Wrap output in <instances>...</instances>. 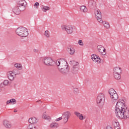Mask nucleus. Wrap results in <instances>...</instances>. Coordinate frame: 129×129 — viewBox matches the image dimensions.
Returning a JSON list of instances; mask_svg holds the SVG:
<instances>
[{"label":"nucleus","mask_w":129,"mask_h":129,"mask_svg":"<svg viewBox=\"0 0 129 129\" xmlns=\"http://www.w3.org/2000/svg\"><path fill=\"white\" fill-rule=\"evenodd\" d=\"M115 126H116V125H118V126H119V123H118V122H115Z\"/></svg>","instance_id":"obj_43"},{"label":"nucleus","mask_w":129,"mask_h":129,"mask_svg":"<svg viewBox=\"0 0 129 129\" xmlns=\"http://www.w3.org/2000/svg\"><path fill=\"white\" fill-rule=\"evenodd\" d=\"M58 71L61 73L63 75H66L68 74L69 70H70V68L69 67H65L63 68H58Z\"/></svg>","instance_id":"obj_11"},{"label":"nucleus","mask_w":129,"mask_h":129,"mask_svg":"<svg viewBox=\"0 0 129 129\" xmlns=\"http://www.w3.org/2000/svg\"><path fill=\"white\" fill-rule=\"evenodd\" d=\"M108 93L112 100H116V99H118V95L116 93V91L113 88H111L108 90Z\"/></svg>","instance_id":"obj_5"},{"label":"nucleus","mask_w":129,"mask_h":129,"mask_svg":"<svg viewBox=\"0 0 129 129\" xmlns=\"http://www.w3.org/2000/svg\"><path fill=\"white\" fill-rule=\"evenodd\" d=\"M50 126L51 127V128H55L56 127H58L59 125L56 122H53L50 124Z\"/></svg>","instance_id":"obj_26"},{"label":"nucleus","mask_w":129,"mask_h":129,"mask_svg":"<svg viewBox=\"0 0 129 129\" xmlns=\"http://www.w3.org/2000/svg\"><path fill=\"white\" fill-rule=\"evenodd\" d=\"M28 121L29 123H31V125H32V124H34V123H37V122H38V119L34 117L29 118Z\"/></svg>","instance_id":"obj_19"},{"label":"nucleus","mask_w":129,"mask_h":129,"mask_svg":"<svg viewBox=\"0 0 129 129\" xmlns=\"http://www.w3.org/2000/svg\"><path fill=\"white\" fill-rule=\"evenodd\" d=\"M17 110H16V109H15L14 110V112H17Z\"/></svg>","instance_id":"obj_45"},{"label":"nucleus","mask_w":129,"mask_h":129,"mask_svg":"<svg viewBox=\"0 0 129 129\" xmlns=\"http://www.w3.org/2000/svg\"><path fill=\"white\" fill-rule=\"evenodd\" d=\"M74 91L76 92V93H77L79 91L78 88H74Z\"/></svg>","instance_id":"obj_39"},{"label":"nucleus","mask_w":129,"mask_h":129,"mask_svg":"<svg viewBox=\"0 0 129 129\" xmlns=\"http://www.w3.org/2000/svg\"><path fill=\"white\" fill-rule=\"evenodd\" d=\"M71 63H72L73 65L71 70V72L74 74L77 73V72H78V70H79V63L74 60L71 61Z\"/></svg>","instance_id":"obj_6"},{"label":"nucleus","mask_w":129,"mask_h":129,"mask_svg":"<svg viewBox=\"0 0 129 129\" xmlns=\"http://www.w3.org/2000/svg\"><path fill=\"white\" fill-rule=\"evenodd\" d=\"M100 61H101V59L100 58V57L99 56H97V60H96L97 63H100Z\"/></svg>","instance_id":"obj_35"},{"label":"nucleus","mask_w":129,"mask_h":129,"mask_svg":"<svg viewBox=\"0 0 129 129\" xmlns=\"http://www.w3.org/2000/svg\"><path fill=\"white\" fill-rule=\"evenodd\" d=\"M95 15L98 22H99L101 24L103 23V21H102V20H101V18H102L101 12L99 9L96 10L95 12Z\"/></svg>","instance_id":"obj_12"},{"label":"nucleus","mask_w":129,"mask_h":129,"mask_svg":"<svg viewBox=\"0 0 129 129\" xmlns=\"http://www.w3.org/2000/svg\"><path fill=\"white\" fill-rule=\"evenodd\" d=\"M80 10L81 12H83V13H87V8L85 6H82L80 7Z\"/></svg>","instance_id":"obj_23"},{"label":"nucleus","mask_w":129,"mask_h":129,"mask_svg":"<svg viewBox=\"0 0 129 129\" xmlns=\"http://www.w3.org/2000/svg\"><path fill=\"white\" fill-rule=\"evenodd\" d=\"M15 67H16V68H18L19 70H22V69H23V66H22V64H21L16 63L15 64Z\"/></svg>","instance_id":"obj_27"},{"label":"nucleus","mask_w":129,"mask_h":129,"mask_svg":"<svg viewBox=\"0 0 129 129\" xmlns=\"http://www.w3.org/2000/svg\"><path fill=\"white\" fill-rule=\"evenodd\" d=\"M3 124L6 128H11V127H12V124L11 123V122L7 120L3 121Z\"/></svg>","instance_id":"obj_18"},{"label":"nucleus","mask_w":129,"mask_h":129,"mask_svg":"<svg viewBox=\"0 0 129 129\" xmlns=\"http://www.w3.org/2000/svg\"><path fill=\"white\" fill-rule=\"evenodd\" d=\"M67 50L69 54H70L71 55H74L75 53V49H74V47L72 46L67 48Z\"/></svg>","instance_id":"obj_20"},{"label":"nucleus","mask_w":129,"mask_h":129,"mask_svg":"<svg viewBox=\"0 0 129 129\" xmlns=\"http://www.w3.org/2000/svg\"><path fill=\"white\" fill-rule=\"evenodd\" d=\"M25 10V8L24 7L21 8L19 6H17L13 9V12L15 15H20V14H21V12H24Z\"/></svg>","instance_id":"obj_9"},{"label":"nucleus","mask_w":129,"mask_h":129,"mask_svg":"<svg viewBox=\"0 0 129 129\" xmlns=\"http://www.w3.org/2000/svg\"><path fill=\"white\" fill-rule=\"evenodd\" d=\"M88 7L90 9H94L96 8V2L93 0H90L88 2Z\"/></svg>","instance_id":"obj_15"},{"label":"nucleus","mask_w":129,"mask_h":129,"mask_svg":"<svg viewBox=\"0 0 129 129\" xmlns=\"http://www.w3.org/2000/svg\"><path fill=\"white\" fill-rule=\"evenodd\" d=\"M27 6V3L24 0H20L18 2V6L20 8H25L26 10V6Z\"/></svg>","instance_id":"obj_14"},{"label":"nucleus","mask_w":129,"mask_h":129,"mask_svg":"<svg viewBox=\"0 0 129 129\" xmlns=\"http://www.w3.org/2000/svg\"><path fill=\"white\" fill-rule=\"evenodd\" d=\"M62 117H60L59 118H57L55 119V121H59V120H61V119H62Z\"/></svg>","instance_id":"obj_38"},{"label":"nucleus","mask_w":129,"mask_h":129,"mask_svg":"<svg viewBox=\"0 0 129 129\" xmlns=\"http://www.w3.org/2000/svg\"><path fill=\"white\" fill-rule=\"evenodd\" d=\"M56 64L58 67V68H62L64 67H69L68 65V63L65 59L64 58H60V59H58L56 61Z\"/></svg>","instance_id":"obj_4"},{"label":"nucleus","mask_w":129,"mask_h":129,"mask_svg":"<svg viewBox=\"0 0 129 129\" xmlns=\"http://www.w3.org/2000/svg\"><path fill=\"white\" fill-rule=\"evenodd\" d=\"M113 73H117L118 74H121L122 73V70L119 67H116L113 70Z\"/></svg>","instance_id":"obj_16"},{"label":"nucleus","mask_w":129,"mask_h":129,"mask_svg":"<svg viewBox=\"0 0 129 129\" xmlns=\"http://www.w3.org/2000/svg\"><path fill=\"white\" fill-rule=\"evenodd\" d=\"M50 32H49V31L48 30H46L45 31V33L44 35L46 37H47V38H49V37H50Z\"/></svg>","instance_id":"obj_32"},{"label":"nucleus","mask_w":129,"mask_h":129,"mask_svg":"<svg viewBox=\"0 0 129 129\" xmlns=\"http://www.w3.org/2000/svg\"><path fill=\"white\" fill-rule=\"evenodd\" d=\"M102 23H103L104 27L106 28V29H109V28H110V25H109V23H108V22L103 21V22Z\"/></svg>","instance_id":"obj_24"},{"label":"nucleus","mask_w":129,"mask_h":129,"mask_svg":"<svg viewBox=\"0 0 129 129\" xmlns=\"http://www.w3.org/2000/svg\"><path fill=\"white\" fill-rule=\"evenodd\" d=\"M91 59L94 62H96V60H97V55H96V54H93L91 56Z\"/></svg>","instance_id":"obj_28"},{"label":"nucleus","mask_w":129,"mask_h":129,"mask_svg":"<svg viewBox=\"0 0 129 129\" xmlns=\"http://www.w3.org/2000/svg\"><path fill=\"white\" fill-rule=\"evenodd\" d=\"M8 84H9V81L5 80L4 82H3V84H1L0 86L1 87H3V85H5L7 86L8 85Z\"/></svg>","instance_id":"obj_31"},{"label":"nucleus","mask_w":129,"mask_h":129,"mask_svg":"<svg viewBox=\"0 0 129 129\" xmlns=\"http://www.w3.org/2000/svg\"><path fill=\"white\" fill-rule=\"evenodd\" d=\"M43 61L46 66H53L55 64V61L50 57H45Z\"/></svg>","instance_id":"obj_8"},{"label":"nucleus","mask_w":129,"mask_h":129,"mask_svg":"<svg viewBox=\"0 0 129 129\" xmlns=\"http://www.w3.org/2000/svg\"><path fill=\"white\" fill-rule=\"evenodd\" d=\"M13 74H14V72L12 71L8 72L7 74L8 78L11 81L14 80V79L15 78V77H14V75Z\"/></svg>","instance_id":"obj_21"},{"label":"nucleus","mask_w":129,"mask_h":129,"mask_svg":"<svg viewBox=\"0 0 129 129\" xmlns=\"http://www.w3.org/2000/svg\"><path fill=\"white\" fill-rule=\"evenodd\" d=\"M61 28L63 31H66L67 34H72L74 30V27L71 25H63Z\"/></svg>","instance_id":"obj_7"},{"label":"nucleus","mask_w":129,"mask_h":129,"mask_svg":"<svg viewBox=\"0 0 129 129\" xmlns=\"http://www.w3.org/2000/svg\"><path fill=\"white\" fill-rule=\"evenodd\" d=\"M74 114L76 115V116H77V117H78V118L80 120H83V119H85V117H84V116L82 114L80 113L79 112L75 111Z\"/></svg>","instance_id":"obj_17"},{"label":"nucleus","mask_w":129,"mask_h":129,"mask_svg":"<svg viewBox=\"0 0 129 129\" xmlns=\"http://www.w3.org/2000/svg\"><path fill=\"white\" fill-rule=\"evenodd\" d=\"M16 33L20 37H27L29 35V32L27 30V28L24 27H20L16 29Z\"/></svg>","instance_id":"obj_3"},{"label":"nucleus","mask_w":129,"mask_h":129,"mask_svg":"<svg viewBox=\"0 0 129 129\" xmlns=\"http://www.w3.org/2000/svg\"><path fill=\"white\" fill-rule=\"evenodd\" d=\"M13 73L15 74V75H20L21 74V72H20V71L17 69L13 70Z\"/></svg>","instance_id":"obj_30"},{"label":"nucleus","mask_w":129,"mask_h":129,"mask_svg":"<svg viewBox=\"0 0 129 129\" xmlns=\"http://www.w3.org/2000/svg\"><path fill=\"white\" fill-rule=\"evenodd\" d=\"M28 129H37V127L36 126L32 127L31 126V124H29L28 126Z\"/></svg>","instance_id":"obj_36"},{"label":"nucleus","mask_w":129,"mask_h":129,"mask_svg":"<svg viewBox=\"0 0 129 129\" xmlns=\"http://www.w3.org/2000/svg\"><path fill=\"white\" fill-rule=\"evenodd\" d=\"M41 9H42V10L43 11V12H47V11L50 10V8L49 7H47V6H44Z\"/></svg>","instance_id":"obj_29"},{"label":"nucleus","mask_w":129,"mask_h":129,"mask_svg":"<svg viewBox=\"0 0 129 129\" xmlns=\"http://www.w3.org/2000/svg\"><path fill=\"white\" fill-rule=\"evenodd\" d=\"M62 115L63 118V122L64 123H66L68 121V119H69L70 116H71V113L68 111L62 113Z\"/></svg>","instance_id":"obj_10"},{"label":"nucleus","mask_w":129,"mask_h":129,"mask_svg":"<svg viewBox=\"0 0 129 129\" xmlns=\"http://www.w3.org/2000/svg\"><path fill=\"white\" fill-rule=\"evenodd\" d=\"M11 103H13V104H16L17 103V101L15 99H10Z\"/></svg>","instance_id":"obj_33"},{"label":"nucleus","mask_w":129,"mask_h":129,"mask_svg":"<svg viewBox=\"0 0 129 129\" xmlns=\"http://www.w3.org/2000/svg\"><path fill=\"white\" fill-rule=\"evenodd\" d=\"M114 125L115 129H120V127H119L118 125H116V126H115V124H114Z\"/></svg>","instance_id":"obj_37"},{"label":"nucleus","mask_w":129,"mask_h":129,"mask_svg":"<svg viewBox=\"0 0 129 129\" xmlns=\"http://www.w3.org/2000/svg\"><path fill=\"white\" fill-rule=\"evenodd\" d=\"M120 74H121L113 73V75L114 76V78H115V79H116L117 80H119V79L121 78V76H120Z\"/></svg>","instance_id":"obj_22"},{"label":"nucleus","mask_w":129,"mask_h":129,"mask_svg":"<svg viewBox=\"0 0 129 129\" xmlns=\"http://www.w3.org/2000/svg\"><path fill=\"white\" fill-rule=\"evenodd\" d=\"M37 103H38L39 104H42V103H43V102H42V101L41 100H38V101H37Z\"/></svg>","instance_id":"obj_40"},{"label":"nucleus","mask_w":129,"mask_h":129,"mask_svg":"<svg viewBox=\"0 0 129 129\" xmlns=\"http://www.w3.org/2000/svg\"><path fill=\"white\" fill-rule=\"evenodd\" d=\"M78 44L80 46H84V44H83V42L81 40H79Z\"/></svg>","instance_id":"obj_34"},{"label":"nucleus","mask_w":129,"mask_h":129,"mask_svg":"<svg viewBox=\"0 0 129 129\" xmlns=\"http://www.w3.org/2000/svg\"><path fill=\"white\" fill-rule=\"evenodd\" d=\"M10 103H11V101L10 100H8L7 101V104H10Z\"/></svg>","instance_id":"obj_44"},{"label":"nucleus","mask_w":129,"mask_h":129,"mask_svg":"<svg viewBox=\"0 0 129 129\" xmlns=\"http://www.w3.org/2000/svg\"><path fill=\"white\" fill-rule=\"evenodd\" d=\"M106 129H112V127L109 125L107 126Z\"/></svg>","instance_id":"obj_42"},{"label":"nucleus","mask_w":129,"mask_h":129,"mask_svg":"<svg viewBox=\"0 0 129 129\" xmlns=\"http://www.w3.org/2000/svg\"><path fill=\"white\" fill-rule=\"evenodd\" d=\"M97 49L99 53H101V55H106V49H105L104 47L102 45H98L97 46Z\"/></svg>","instance_id":"obj_13"},{"label":"nucleus","mask_w":129,"mask_h":129,"mask_svg":"<svg viewBox=\"0 0 129 129\" xmlns=\"http://www.w3.org/2000/svg\"><path fill=\"white\" fill-rule=\"evenodd\" d=\"M105 100V96L103 93H100L97 96L96 101L97 105L100 107V108H102L104 105V101Z\"/></svg>","instance_id":"obj_2"},{"label":"nucleus","mask_w":129,"mask_h":129,"mask_svg":"<svg viewBox=\"0 0 129 129\" xmlns=\"http://www.w3.org/2000/svg\"><path fill=\"white\" fill-rule=\"evenodd\" d=\"M42 118L44 119H46V120H48V121H50V120H51V117L47 116V115L45 114V113H43V114L42 115Z\"/></svg>","instance_id":"obj_25"},{"label":"nucleus","mask_w":129,"mask_h":129,"mask_svg":"<svg viewBox=\"0 0 129 129\" xmlns=\"http://www.w3.org/2000/svg\"><path fill=\"white\" fill-rule=\"evenodd\" d=\"M34 6L39 7V3L36 2L34 4Z\"/></svg>","instance_id":"obj_41"},{"label":"nucleus","mask_w":129,"mask_h":129,"mask_svg":"<svg viewBox=\"0 0 129 129\" xmlns=\"http://www.w3.org/2000/svg\"><path fill=\"white\" fill-rule=\"evenodd\" d=\"M115 113L118 118L126 119L129 118V109L124 105V101L118 100L115 106Z\"/></svg>","instance_id":"obj_1"},{"label":"nucleus","mask_w":129,"mask_h":129,"mask_svg":"<svg viewBox=\"0 0 129 129\" xmlns=\"http://www.w3.org/2000/svg\"><path fill=\"white\" fill-rule=\"evenodd\" d=\"M34 52H38V50L34 49Z\"/></svg>","instance_id":"obj_46"}]
</instances>
